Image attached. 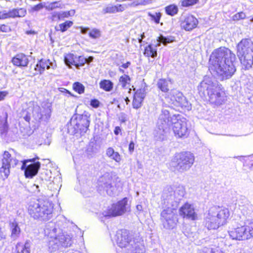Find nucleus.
I'll use <instances>...</instances> for the list:
<instances>
[{
  "instance_id": "nucleus-35",
  "label": "nucleus",
  "mask_w": 253,
  "mask_h": 253,
  "mask_svg": "<svg viewBox=\"0 0 253 253\" xmlns=\"http://www.w3.org/2000/svg\"><path fill=\"white\" fill-rule=\"evenodd\" d=\"M165 10L167 14L174 16L177 13L178 7L174 4H170L166 7Z\"/></svg>"
},
{
  "instance_id": "nucleus-45",
  "label": "nucleus",
  "mask_w": 253,
  "mask_h": 253,
  "mask_svg": "<svg viewBox=\"0 0 253 253\" xmlns=\"http://www.w3.org/2000/svg\"><path fill=\"white\" fill-rule=\"evenodd\" d=\"M246 14L245 13L243 12H239L235 15H234L232 17V19L233 20H239L240 19H243L245 18Z\"/></svg>"
},
{
  "instance_id": "nucleus-22",
  "label": "nucleus",
  "mask_w": 253,
  "mask_h": 253,
  "mask_svg": "<svg viewBox=\"0 0 253 253\" xmlns=\"http://www.w3.org/2000/svg\"><path fill=\"white\" fill-rule=\"evenodd\" d=\"M173 94L176 95L174 106H180L189 110L191 108L189 103L182 93L176 89H173Z\"/></svg>"
},
{
  "instance_id": "nucleus-42",
  "label": "nucleus",
  "mask_w": 253,
  "mask_h": 253,
  "mask_svg": "<svg viewBox=\"0 0 253 253\" xmlns=\"http://www.w3.org/2000/svg\"><path fill=\"white\" fill-rule=\"evenodd\" d=\"M104 13H116V5L109 4L103 9Z\"/></svg>"
},
{
  "instance_id": "nucleus-63",
  "label": "nucleus",
  "mask_w": 253,
  "mask_h": 253,
  "mask_svg": "<svg viewBox=\"0 0 253 253\" xmlns=\"http://www.w3.org/2000/svg\"><path fill=\"white\" fill-rule=\"evenodd\" d=\"M39 188V186L37 185L34 184L33 186V189L34 190H37L38 192L40 191Z\"/></svg>"
},
{
  "instance_id": "nucleus-40",
  "label": "nucleus",
  "mask_w": 253,
  "mask_h": 253,
  "mask_svg": "<svg viewBox=\"0 0 253 253\" xmlns=\"http://www.w3.org/2000/svg\"><path fill=\"white\" fill-rule=\"evenodd\" d=\"M73 24L72 21H67L64 23H61L59 25V30L62 32H64L67 30L68 28L71 27Z\"/></svg>"
},
{
  "instance_id": "nucleus-59",
  "label": "nucleus",
  "mask_w": 253,
  "mask_h": 253,
  "mask_svg": "<svg viewBox=\"0 0 253 253\" xmlns=\"http://www.w3.org/2000/svg\"><path fill=\"white\" fill-rule=\"evenodd\" d=\"M130 65V62L128 61L126 63L123 64L121 67H122L123 68L126 69Z\"/></svg>"
},
{
  "instance_id": "nucleus-29",
  "label": "nucleus",
  "mask_w": 253,
  "mask_h": 253,
  "mask_svg": "<svg viewBox=\"0 0 253 253\" xmlns=\"http://www.w3.org/2000/svg\"><path fill=\"white\" fill-rule=\"evenodd\" d=\"M31 242L26 241L24 245L18 243L16 245L17 253H30Z\"/></svg>"
},
{
  "instance_id": "nucleus-51",
  "label": "nucleus",
  "mask_w": 253,
  "mask_h": 253,
  "mask_svg": "<svg viewBox=\"0 0 253 253\" xmlns=\"http://www.w3.org/2000/svg\"><path fill=\"white\" fill-rule=\"evenodd\" d=\"M10 31V28L8 26L5 25H0V31L1 32L7 33Z\"/></svg>"
},
{
  "instance_id": "nucleus-6",
  "label": "nucleus",
  "mask_w": 253,
  "mask_h": 253,
  "mask_svg": "<svg viewBox=\"0 0 253 253\" xmlns=\"http://www.w3.org/2000/svg\"><path fill=\"white\" fill-rule=\"evenodd\" d=\"M230 215L228 208L213 206L208 211L205 218V225L209 230H215L227 224Z\"/></svg>"
},
{
  "instance_id": "nucleus-34",
  "label": "nucleus",
  "mask_w": 253,
  "mask_h": 253,
  "mask_svg": "<svg viewBox=\"0 0 253 253\" xmlns=\"http://www.w3.org/2000/svg\"><path fill=\"white\" fill-rule=\"evenodd\" d=\"M75 55L72 53H68L64 56V62L67 66L69 68H71L72 65H74L75 62Z\"/></svg>"
},
{
  "instance_id": "nucleus-4",
  "label": "nucleus",
  "mask_w": 253,
  "mask_h": 253,
  "mask_svg": "<svg viewBox=\"0 0 253 253\" xmlns=\"http://www.w3.org/2000/svg\"><path fill=\"white\" fill-rule=\"evenodd\" d=\"M44 234L48 240V246L51 253L57 251L61 247H68L72 244V237L67 234L61 233L54 222L47 223L44 229Z\"/></svg>"
},
{
  "instance_id": "nucleus-48",
  "label": "nucleus",
  "mask_w": 253,
  "mask_h": 253,
  "mask_svg": "<svg viewBox=\"0 0 253 253\" xmlns=\"http://www.w3.org/2000/svg\"><path fill=\"white\" fill-rule=\"evenodd\" d=\"M127 6L126 4H117L116 5V13L123 12L127 8Z\"/></svg>"
},
{
  "instance_id": "nucleus-19",
  "label": "nucleus",
  "mask_w": 253,
  "mask_h": 253,
  "mask_svg": "<svg viewBox=\"0 0 253 253\" xmlns=\"http://www.w3.org/2000/svg\"><path fill=\"white\" fill-rule=\"evenodd\" d=\"M18 163L19 161L17 160L11 158L10 154L8 152L5 151L2 159V166L0 168V176L3 179L7 178L10 173L9 169L11 166L14 167Z\"/></svg>"
},
{
  "instance_id": "nucleus-32",
  "label": "nucleus",
  "mask_w": 253,
  "mask_h": 253,
  "mask_svg": "<svg viewBox=\"0 0 253 253\" xmlns=\"http://www.w3.org/2000/svg\"><path fill=\"white\" fill-rule=\"evenodd\" d=\"M100 87L106 91H110L113 87V83L110 80H104L99 83Z\"/></svg>"
},
{
  "instance_id": "nucleus-10",
  "label": "nucleus",
  "mask_w": 253,
  "mask_h": 253,
  "mask_svg": "<svg viewBox=\"0 0 253 253\" xmlns=\"http://www.w3.org/2000/svg\"><path fill=\"white\" fill-rule=\"evenodd\" d=\"M96 187L100 193L106 192L111 196L117 194L122 189L121 183H115L112 174L109 173H104L98 178Z\"/></svg>"
},
{
  "instance_id": "nucleus-7",
  "label": "nucleus",
  "mask_w": 253,
  "mask_h": 253,
  "mask_svg": "<svg viewBox=\"0 0 253 253\" xmlns=\"http://www.w3.org/2000/svg\"><path fill=\"white\" fill-rule=\"evenodd\" d=\"M53 207L47 200H34L29 204V214L35 219L48 220L52 216Z\"/></svg>"
},
{
  "instance_id": "nucleus-46",
  "label": "nucleus",
  "mask_w": 253,
  "mask_h": 253,
  "mask_svg": "<svg viewBox=\"0 0 253 253\" xmlns=\"http://www.w3.org/2000/svg\"><path fill=\"white\" fill-rule=\"evenodd\" d=\"M78 60L79 61L76 66V68L78 69H79L80 67L84 66L86 62V58L82 56H79Z\"/></svg>"
},
{
  "instance_id": "nucleus-49",
  "label": "nucleus",
  "mask_w": 253,
  "mask_h": 253,
  "mask_svg": "<svg viewBox=\"0 0 253 253\" xmlns=\"http://www.w3.org/2000/svg\"><path fill=\"white\" fill-rule=\"evenodd\" d=\"M215 248L204 247L200 251V253H214Z\"/></svg>"
},
{
  "instance_id": "nucleus-53",
  "label": "nucleus",
  "mask_w": 253,
  "mask_h": 253,
  "mask_svg": "<svg viewBox=\"0 0 253 253\" xmlns=\"http://www.w3.org/2000/svg\"><path fill=\"white\" fill-rule=\"evenodd\" d=\"M90 105L94 108H97L99 105V102L97 99H92L90 101Z\"/></svg>"
},
{
  "instance_id": "nucleus-12",
  "label": "nucleus",
  "mask_w": 253,
  "mask_h": 253,
  "mask_svg": "<svg viewBox=\"0 0 253 253\" xmlns=\"http://www.w3.org/2000/svg\"><path fill=\"white\" fill-rule=\"evenodd\" d=\"M195 161L193 154L189 152L176 154L173 157L170 166L174 170L182 172L188 170L192 166Z\"/></svg>"
},
{
  "instance_id": "nucleus-43",
  "label": "nucleus",
  "mask_w": 253,
  "mask_h": 253,
  "mask_svg": "<svg viewBox=\"0 0 253 253\" xmlns=\"http://www.w3.org/2000/svg\"><path fill=\"white\" fill-rule=\"evenodd\" d=\"M60 20L63 19L65 18H68L70 16H72L75 14L74 10L67 11H61L59 12Z\"/></svg>"
},
{
  "instance_id": "nucleus-24",
  "label": "nucleus",
  "mask_w": 253,
  "mask_h": 253,
  "mask_svg": "<svg viewBox=\"0 0 253 253\" xmlns=\"http://www.w3.org/2000/svg\"><path fill=\"white\" fill-rule=\"evenodd\" d=\"M146 95L144 89H138L135 93L132 102L133 107L138 109L142 106V103Z\"/></svg>"
},
{
  "instance_id": "nucleus-20",
  "label": "nucleus",
  "mask_w": 253,
  "mask_h": 253,
  "mask_svg": "<svg viewBox=\"0 0 253 253\" xmlns=\"http://www.w3.org/2000/svg\"><path fill=\"white\" fill-rule=\"evenodd\" d=\"M197 19L192 15L188 14L181 18V27L185 31H190L197 27Z\"/></svg>"
},
{
  "instance_id": "nucleus-38",
  "label": "nucleus",
  "mask_w": 253,
  "mask_h": 253,
  "mask_svg": "<svg viewBox=\"0 0 253 253\" xmlns=\"http://www.w3.org/2000/svg\"><path fill=\"white\" fill-rule=\"evenodd\" d=\"M148 15L151 18V19L156 24L159 23L161 17V13L160 12H148Z\"/></svg>"
},
{
  "instance_id": "nucleus-31",
  "label": "nucleus",
  "mask_w": 253,
  "mask_h": 253,
  "mask_svg": "<svg viewBox=\"0 0 253 253\" xmlns=\"http://www.w3.org/2000/svg\"><path fill=\"white\" fill-rule=\"evenodd\" d=\"M130 78L129 76L124 74L119 79V84L124 88H127L130 86Z\"/></svg>"
},
{
  "instance_id": "nucleus-33",
  "label": "nucleus",
  "mask_w": 253,
  "mask_h": 253,
  "mask_svg": "<svg viewBox=\"0 0 253 253\" xmlns=\"http://www.w3.org/2000/svg\"><path fill=\"white\" fill-rule=\"evenodd\" d=\"M169 80L166 79H160L157 83V85L159 88H160L163 92H167L169 90V84L170 83Z\"/></svg>"
},
{
  "instance_id": "nucleus-27",
  "label": "nucleus",
  "mask_w": 253,
  "mask_h": 253,
  "mask_svg": "<svg viewBox=\"0 0 253 253\" xmlns=\"http://www.w3.org/2000/svg\"><path fill=\"white\" fill-rule=\"evenodd\" d=\"M7 18L23 17L27 13L26 9L24 8H13L8 11L6 10Z\"/></svg>"
},
{
  "instance_id": "nucleus-8",
  "label": "nucleus",
  "mask_w": 253,
  "mask_h": 253,
  "mask_svg": "<svg viewBox=\"0 0 253 253\" xmlns=\"http://www.w3.org/2000/svg\"><path fill=\"white\" fill-rule=\"evenodd\" d=\"M22 110L21 115L27 122H29L31 117L37 121H46L50 117L51 112L50 107L44 108L42 110L40 107L33 101L24 104Z\"/></svg>"
},
{
  "instance_id": "nucleus-39",
  "label": "nucleus",
  "mask_w": 253,
  "mask_h": 253,
  "mask_svg": "<svg viewBox=\"0 0 253 253\" xmlns=\"http://www.w3.org/2000/svg\"><path fill=\"white\" fill-rule=\"evenodd\" d=\"M73 87L74 90L79 94H82L84 92V87L79 82H76L73 84Z\"/></svg>"
},
{
  "instance_id": "nucleus-2",
  "label": "nucleus",
  "mask_w": 253,
  "mask_h": 253,
  "mask_svg": "<svg viewBox=\"0 0 253 253\" xmlns=\"http://www.w3.org/2000/svg\"><path fill=\"white\" fill-rule=\"evenodd\" d=\"M235 55L228 48L220 47L211 54L209 61V70L221 80L230 78L236 71L234 62Z\"/></svg>"
},
{
  "instance_id": "nucleus-61",
  "label": "nucleus",
  "mask_w": 253,
  "mask_h": 253,
  "mask_svg": "<svg viewBox=\"0 0 253 253\" xmlns=\"http://www.w3.org/2000/svg\"><path fill=\"white\" fill-rule=\"evenodd\" d=\"M5 235L3 234V233L2 231V230H1V228L0 226V239H5Z\"/></svg>"
},
{
  "instance_id": "nucleus-5",
  "label": "nucleus",
  "mask_w": 253,
  "mask_h": 253,
  "mask_svg": "<svg viewBox=\"0 0 253 253\" xmlns=\"http://www.w3.org/2000/svg\"><path fill=\"white\" fill-rule=\"evenodd\" d=\"M116 237L117 243L121 248L117 251L118 253H144L143 245L138 241V239H133L127 230H119Z\"/></svg>"
},
{
  "instance_id": "nucleus-15",
  "label": "nucleus",
  "mask_w": 253,
  "mask_h": 253,
  "mask_svg": "<svg viewBox=\"0 0 253 253\" xmlns=\"http://www.w3.org/2000/svg\"><path fill=\"white\" fill-rule=\"evenodd\" d=\"M172 130L176 137L182 138L188 134L187 121L186 118L178 115H173Z\"/></svg>"
},
{
  "instance_id": "nucleus-9",
  "label": "nucleus",
  "mask_w": 253,
  "mask_h": 253,
  "mask_svg": "<svg viewBox=\"0 0 253 253\" xmlns=\"http://www.w3.org/2000/svg\"><path fill=\"white\" fill-rule=\"evenodd\" d=\"M237 55L242 69L249 70L253 64V47L251 40L243 39L237 45Z\"/></svg>"
},
{
  "instance_id": "nucleus-64",
  "label": "nucleus",
  "mask_w": 253,
  "mask_h": 253,
  "mask_svg": "<svg viewBox=\"0 0 253 253\" xmlns=\"http://www.w3.org/2000/svg\"><path fill=\"white\" fill-rule=\"evenodd\" d=\"M214 253H224L223 252L221 251L218 247L215 248Z\"/></svg>"
},
{
  "instance_id": "nucleus-25",
  "label": "nucleus",
  "mask_w": 253,
  "mask_h": 253,
  "mask_svg": "<svg viewBox=\"0 0 253 253\" xmlns=\"http://www.w3.org/2000/svg\"><path fill=\"white\" fill-rule=\"evenodd\" d=\"M9 230L11 233V239L15 241L20 236L21 233V229L19 226L18 223L15 220L10 221L9 224Z\"/></svg>"
},
{
  "instance_id": "nucleus-60",
  "label": "nucleus",
  "mask_w": 253,
  "mask_h": 253,
  "mask_svg": "<svg viewBox=\"0 0 253 253\" xmlns=\"http://www.w3.org/2000/svg\"><path fill=\"white\" fill-rule=\"evenodd\" d=\"M89 31V28H81V33L83 34H86Z\"/></svg>"
},
{
  "instance_id": "nucleus-28",
  "label": "nucleus",
  "mask_w": 253,
  "mask_h": 253,
  "mask_svg": "<svg viewBox=\"0 0 253 253\" xmlns=\"http://www.w3.org/2000/svg\"><path fill=\"white\" fill-rule=\"evenodd\" d=\"M106 156L110 159L115 161L117 163L120 164L122 157L119 152H116L112 147H109L106 151Z\"/></svg>"
},
{
  "instance_id": "nucleus-50",
  "label": "nucleus",
  "mask_w": 253,
  "mask_h": 253,
  "mask_svg": "<svg viewBox=\"0 0 253 253\" xmlns=\"http://www.w3.org/2000/svg\"><path fill=\"white\" fill-rule=\"evenodd\" d=\"M94 144L90 143L89 144L88 148H87L88 152H91L93 153H96L97 152V149L95 147H94Z\"/></svg>"
},
{
  "instance_id": "nucleus-58",
  "label": "nucleus",
  "mask_w": 253,
  "mask_h": 253,
  "mask_svg": "<svg viewBox=\"0 0 253 253\" xmlns=\"http://www.w3.org/2000/svg\"><path fill=\"white\" fill-rule=\"evenodd\" d=\"M121 131V129L119 126H116L114 130V133L116 135H118Z\"/></svg>"
},
{
  "instance_id": "nucleus-52",
  "label": "nucleus",
  "mask_w": 253,
  "mask_h": 253,
  "mask_svg": "<svg viewBox=\"0 0 253 253\" xmlns=\"http://www.w3.org/2000/svg\"><path fill=\"white\" fill-rule=\"evenodd\" d=\"M43 7V5L42 3H40L37 5H34L32 9L33 11H37L42 9Z\"/></svg>"
},
{
  "instance_id": "nucleus-55",
  "label": "nucleus",
  "mask_w": 253,
  "mask_h": 253,
  "mask_svg": "<svg viewBox=\"0 0 253 253\" xmlns=\"http://www.w3.org/2000/svg\"><path fill=\"white\" fill-rule=\"evenodd\" d=\"M119 119L122 122H125L126 120V115L124 113H121L119 116Z\"/></svg>"
},
{
  "instance_id": "nucleus-18",
  "label": "nucleus",
  "mask_w": 253,
  "mask_h": 253,
  "mask_svg": "<svg viewBox=\"0 0 253 253\" xmlns=\"http://www.w3.org/2000/svg\"><path fill=\"white\" fill-rule=\"evenodd\" d=\"M35 160L36 158H33L21 161L22 163L21 169L24 170L26 178H31L38 173L41 164L39 162H35Z\"/></svg>"
},
{
  "instance_id": "nucleus-30",
  "label": "nucleus",
  "mask_w": 253,
  "mask_h": 253,
  "mask_svg": "<svg viewBox=\"0 0 253 253\" xmlns=\"http://www.w3.org/2000/svg\"><path fill=\"white\" fill-rule=\"evenodd\" d=\"M7 114L6 112H2L0 115V128L3 132L7 129Z\"/></svg>"
},
{
  "instance_id": "nucleus-57",
  "label": "nucleus",
  "mask_w": 253,
  "mask_h": 253,
  "mask_svg": "<svg viewBox=\"0 0 253 253\" xmlns=\"http://www.w3.org/2000/svg\"><path fill=\"white\" fill-rule=\"evenodd\" d=\"M134 149V143L133 141H131L129 144L128 150L130 153H132Z\"/></svg>"
},
{
  "instance_id": "nucleus-11",
  "label": "nucleus",
  "mask_w": 253,
  "mask_h": 253,
  "mask_svg": "<svg viewBox=\"0 0 253 253\" xmlns=\"http://www.w3.org/2000/svg\"><path fill=\"white\" fill-rule=\"evenodd\" d=\"M89 117L87 114H75L68 124V131L71 134L85 133L89 126Z\"/></svg>"
},
{
  "instance_id": "nucleus-26",
  "label": "nucleus",
  "mask_w": 253,
  "mask_h": 253,
  "mask_svg": "<svg viewBox=\"0 0 253 253\" xmlns=\"http://www.w3.org/2000/svg\"><path fill=\"white\" fill-rule=\"evenodd\" d=\"M12 62L14 65L18 67H26L29 63V59L26 55L20 53L12 58Z\"/></svg>"
},
{
  "instance_id": "nucleus-47",
  "label": "nucleus",
  "mask_w": 253,
  "mask_h": 253,
  "mask_svg": "<svg viewBox=\"0 0 253 253\" xmlns=\"http://www.w3.org/2000/svg\"><path fill=\"white\" fill-rule=\"evenodd\" d=\"M51 19L53 21L60 20L59 12L54 11L51 13Z\"/></svg>"
},
{
  "instance_id": "nucleus-16",
  "label": "nucleus",
  "mask_w": 253,
  "mask_h": 253,
  "mask_svg": "<svg viewBox=\"0 0 253 253\" xmlns=\"http://www.w3.org/2000/svg\"><path fill=\"white\" fill-rule=\"evenodd\" d=\"M127 199L126 198L112 204L108 207L106 210L103 211L102 214L105 217H116L120 216L126 211Z\"/></svg>"
},
{
  "instance_id": "nucleus-44",
  "label": "nucleus",
  "mask_w": 253,
  "mask_h": 253,
  "mask_svg": "<svg viewBox=\"0 0 253 253\" xmlns=\"http://www.w3.org/2000/svg\"><path fill=\"white\" fill-rule=\"evenodd\" d=\"M198 0H182L181 5L183 7H187L196 3Z\"/></svg>"
},
{
  "instance_id": "nucleus-41",
  "label": "nucleus",
  "mask_w": 253,
  "mask_h": 253,
  "mask_svg": "<svg viewBox=\"0 0 253 253\" xmlns=\"http://www.w3.org/2000/svg\"><path fill=\"white\" fill-rule=\"evenodd\" d=\"M89 36L92 39H97L101 36L100 30L97 29H93L88 32Z\"/></svg>"
},
{
  "instance_id": "nucleus-13",
  "label": "nucleus",
  "mask_w": 253,
  "mask_h": 253,
  "mask_svg": "<svg viewBox=\"0 0 253 253\" xmlns=\"http://www.w3.org/2000/svg\"><path fill=\"white\" fill-rule=\"evenodd\" d=\"M230 237L238 241H244L253 237V220L247 219L242 226L232 228L228 231Z\"/></svg>"
},
{
  "instance_id": "nucleus-56",
  "label": "nucleus",
  "mask_w": 253,
  "mask_h": 253,
  "mask_svg": "<svg viewBox=\"0 0 253 253\" xmlns=\"http://www.w3.org/2000/svg\"><path fill=\"white\" fill-rule=\"evenodd\" d=\"M8 94V92L6 91H0V101L3 100Z\"/></svg>"
},
{
  "instance_id": "nucleus-37",
  "label": "nucleus",
  "mask_w": 253,
  "mask_h": 253,
  "mask_svg": "<svg viewBox=\"0 0 253 253\" xmlns=\"http://www.w3.org/2000/svg\"><path fill=\"white\" fill-rule=\"evenodd\" d=\"M57 8H62L61 4L59 1H56L49 3L45 6V8L48 11L52 10Z\"/></svg>"
},
{
  "instance_id": "nucleus-36",
  "label": "nucleus",
  "mask_w": 253,
  "mask_h": 253,
  "mask_svg": "<svg viewBox=\"0 0 253 253\" xmlns=\"http://www.w3.org/2000/svg\"><path fill=\"white\" fill-rule=\"evenodd\" d=\"M176 95L173 94V90H170L169 92L167 94L165 97L166 101L170 105H175V100H176Z\"/></svg>"
},
{
  "instance_id": "nucleus-3",
  "label": "nucleus",
  "mask_w": 253,
  "mask_h": 253,
  "mask_svg": "<svg viewBox=\"0 0 253 253\" xmlns=\"http://www.w3.org/2000/svg\"><path fill=\"white\" fill-rule=\"evenodd\" d=\"M200 95L205 99L209 98L211 103L222 104L226 99L225 92L221 85L216 81L205 76L198 87Z\"/></svg>"
},
{
  "instance_id": "nucleus-1",
  "label": "nucleus",
  "mask_w": 253,
  "mask_h": 253,
  "mask_svg": "<svg viewBox=\"0 0 253 253\" xmlns=\"http://www.w3.org/2000/svg\"><path fill=\"white\" fill-rule=\"evenodd\" d=\"M185 194L184 187L179 185L173 189H165L162 198L163 210L160 213V220L163 227L167 229L174 228L177 221L176 208Z\"/></svg>"
},
{
  "instance_id": "nucleus-54",
  "label": "nucleus",
  "mask_w": 253,
  "mask_h": 253,
  "mask_svg": "<svg viewBox=\"0 0 253 253\" xmlns=\"http://www.w3.org/2000/svg\"><path fill=\"white\" fill-rule=\"evenodd\" d=\"M7 14L6 13V10H3L0 12V19H7Z\"/></svg>"
},
{
  "instance_id": "nucleus-23",
  "label": "nucleus",
  "mask_w": 253,
  "mask_h": 253,
  "mask_svg": "<svg viewBox=\"0 0 253 253\" xmlns=\"http://www.w3.org/2000/svg\"><path fill=\"white\" fill-rule=\"evenodd\" d=\"M56 63L54 62H50L49 59H41L37 63L35 70L42 74L45 69H49L50 68L54 69L56 67Z\"/></svg>"
},
{
  "instance_id": "nucleus-14",
  "label": "nucleus",
  "mask_w": 253,
  "mask_h": 253,
  "mask_svg": "<svg viewBox=\"0 0 253 253\" xmlns=\"http://www.w3.org/2000/svg\"><path fill=\"white\" fill-rule=\"evenodd\" d=\"M173 115H171L169 111L163 109L160 114L157 123L158 130H156L155 137L157 140H163L165 138L166 130L169 127L173 122Z\"/></svg>"
},
{
  "instance_id": "nucleus-62",
  "label": "nucleus",
  "mask_w": 253,
  "mask_h": 253,
  "mask_svg": "<svg viewBox=\"0 0 253 253\" xmlns=\"http://www.w3.org/2000/svg\"><path fill=\"white\" fill-rule=\"evenodd\" d=\"M93 59V57L92 56H89L88 58H86V63H90L92 61Z\"/></svg>"
},
{
  "instance_id": "nucleus-17",
  "label": "nucleus",
  "mask_w": 253,
  "mask_h": 253,
  "mask_svg": "<svg viewBox=\"0 0 253 253\" xmlns=\"http://www.w3.org/2000/svg\"><path fill=\"white\" fill-rule=\"evenodd\" d=\"M174 41V38L171 36L164 37L160 36L157 39V43L155 45L149 44L146 46L144 49L143 54L145 56L155 58L157 56V47L160 46L161 43L166 45L171 43Z\"/></svg>"
},
{
  "instance_id": "nucleus-21",
  "label": "nucleus",
  "mask_w": 253,
  "mask_h": 253,
  "mask_svg": "<svg viewBox=\"0 0 253 253\" xmlns=\"http://www.w3.org/2000/svg\"><path fill=\"white\" fill-rule=\"evenodd\" d=\"M179 214L183 217H187L192 220H195L197 217L193 205L188 203H185L179 209Z\"/></svg>"
}]
</instances>
